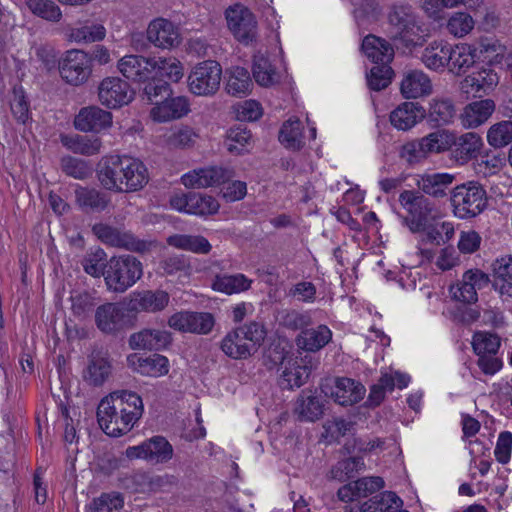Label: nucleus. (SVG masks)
Here are the masks:
<instances>
[{
	"label": "nucleus",
	"instance_id": "39448f33",
	"mask_svg": "<svg viewBox=\"0 0 512 512\" xmlns=\"http://www.w3.org/2000/svg\"><path fill=\"white\" fill-rule=\"evenodd\" d=\"M142 275V263L132 255L114 256L105 264L104 281L107 289L114 293H124Z\"/></svg>",
	"mask_w": 512,
	"mask_h": 512
},
{
	"label": "nucleus",
	"instance_id": "69168bd1",
	"mask_svg": "<svg viewBox=\"0 0 512 512\" xmlns=\"http://www.w3.org/2000/svg\"><path fill=\"white\" fill-rule=\"evenodd\" d=\"M472 347L480 355H495L500 347V338L489 332H476L473 335Z\"/></svg>",
	"mask_w": 512,
	"mask_h": 512
},
{
	"label": "nucleus",
	"instance_id": "338daca9",
	"mask_svg": "<svg viewBox=\"0 0 512 512\" xmlns=\"http://www.w3.org/2000/svg\"><path fill=\"white\" fill-rule=\"evenodd\" d=\"M474 25L475 21L471 15L465 12H455L448 19L446 28L451 35L462 38L473 30Z\"/></svg>",
	"mask_w": 512,
	"mask_h": 512
},
{
	"label": "nucleus",
	"instance_id": "58836bf2",
	"mask_svg": "<svg viewBox=\"0 0 512 512\" xmlns=\"http://www.w3.org/2000/svg\"><path fill=\"white\" fill-rule=\"evenodd\" d=\"M402 500L394 493L385 491L377 494L363 502L359 508L360 512H408L400 510Z\"/></svg>",
	"mask_w": 512,
	"mask_h": 512
},
{
	"label": "nucleus",
	"instance_id": "49530a36",
	"mask_svg": "<svg viewBox=\"0 0 512 512\" xmlns=\"http://www.w3.org/2000/svg\"><path fill=\"white\" fill-rule=\"evenodd\" d=\"M250 73L243 67H232L229 70V77L226 83L228 94L236 97L246 96L252 88Z\"/></svg>",
	"mask_w": 512,
	"mask_h": 512
},
{
	"label": "nucleus",
	"instance_id": "2eb2a0df",
	"mask_svg": "<svg viewBox=\"0 0 512 512\" xmlns=\"http://www.w3.org/2000/svg\"><path fill=\"white\" fill-rule=\"evenodd\" d=\"M232 177V172L226 168L210 166L194 169L181 177L182 184L191 189L208 188L225 183Z\"/></svg>",
	"mask_w": 512,
	"mask_h": 512
},
{
	"label": "nucleus",
	"instance_id": "5701e85b",
	"mask_svg": "<svg viewBox=\"0 0 512 512\" xmlns=\"http://www.w3.org/2000/svg\"><path fill=\"white\" fill-rule=\"evenodd\" d=\"M496 108L492 99H481L468 103L460 114V121L464 128L475 129L486 123Z\"/></svg>",
	"mask_w": 512,
	"mask_h": 512
},
{
	"label": "nucleus",
	"instance_id": "aec40b11",
	"mask_svg": "<svg viewBox=\"0 0 512 512\" xmlns=\"http://www.w3.org/2000/svg\"><path fill=\"white\" fill-rule=\"evenodd\" d=\"M498 82L499 77L495 71L483 68L467 75L460 82V89L463 93L482 97L489 94Z\"/></svg>",
	"mask_w": 512,
	"mask_h": 512
},
{
	"label": "nucleus",
	"instance_id": "4be33fe9",
	"mask_svg": "<svg viewBox=\"0 0 512 512\" xmlns=\"http://www.w3.org/2000/svg\"><path fill=\"white\" fill-rule=\"evenodd\" d=\"M126 162H129L128 156L111 155L102 159L97 174L101 185L106 190L116 191L119 180L124 177Z\"/></svg>",
	"mask_w": 512,
	"mask_h": 512
},
{
	"label": "nucleus",
	"instance_id": "052dcab7",
	"mask_svg": "<svg viewBox=\"0 0 512 512\" xmlns=\"http://www.w3.org/2000/svg\"><path fill=\"white\" fill-rule=\"evenodd\" d=\"M487 142L493 148H503L512 143V121L502 120L490 126Z\"/></svg>",
	"mask_w": 512,
	"mask_h": 512
},
{
	"label": "nucleus",
	"instance_id": "a211bd4d",
	"mask_svg": "<svg viewBox=\"0 0 512 512\" xmlns=\"http://www.w3.org/2000/svg\"><path fill=\"white\" fill-rule=\"evenodd\" d=\"M95 323L105 334H116L126 325L125 310L118 303H105L96 308Z\"/></svg>",
	"mask_w": 512,
	"mask_h": 512
},
{
	"label": "nucleus",
	"instance_id": "4d7b16f0",
	"mask_svg": "<svg viewBox=\"0 0 512 512\" xmlns=\"http://www.w3.org/2000/svg\"><path fill=\"white\" fill-rule=\"evenodd\" d=\"M279 140L289 149L300 150L304 145L301 122L298 119L287 120L280 130Z\"/></svg>",
	"mask_w": 512,
	"mask_h": 512
},
{
	"label": "nucleus",
	"instance_id": "5fc2aeb1",
	"mask_svg": "<svg viewBox=\"0 0 512 512\" xmlns=\"http://www.w3.org/2000/svg\"><path fill=\"white\" fill-rule=\"evenodd\" d=\"M60 167L67 176L78 180H85L93 173V166L89 161L70 155L61 158Z\"/></svg>",
	"mask_w": 512,
	"mask_h": 512
},
{
	"label": "nucleus",
	"instance_id": "79ce46f5",
	"mask_svg": "<svg viewBox=\"0 0 512 512\" xmlns=\"http://www.w3.org/2000/svg\"><path fill=\"white\" fill-rule=\"evenodd\" d=\"M294 413L300 421L314 422L323 415V403L318 397L302 392L296 401Z\"/></svg>",
	"mask_w": 512,
	"mask_h": 512
},
{
	"label": "nucleus",
	"instance_id": "de8ad7c7",
	"mask_svg": "<svg viewBox=\"0 0 512 512\" xmlns=\"http://www.w3.org/2000/svg\"><path fill=\"white\" fill-rule=\"evenodd\" d=\"M251 285V280L246 278L243 274L233 275H217L212 283V288L215 291L223 292L228 295L233 293H240L248 290Z\"/></svg>",
	"mask_w": 512,
	"mask_h": 512
},
{
	"label": "nucleus",
	"instance_id": "c9c22d12",
	"mask_svg": "<svg viewBox=\"0 0 512 512\" xmlns=\"http://www.w3.org/2000/svg\"><path fill=\"white\" fill-rule=\"evenodd\" d=\"M166 242L171 247L198 255H207L212 250L211 243L200 234H173Z\"/></svg>",
	"mask_w": 512,
	"mask_h": 512
},
{
	"label": "nucleus",
	"instance_id": "3c124183",
	"mask_svg": "<svg viewBox=\"0 0 512 512\" xmlns=\"http://www.w3.org/2000/svg\"><path fill=\"white\" fill-rule=\"evenodd\" d=\"M277 320L280 326L292 331H302L313 323L309 311H299L295 309H284L280 311Z\"/></svg>",
	"mask_w": 512,
	"mask_h": 512
},
{
	"label": "nucleus",
	"instance_id": "f257e3e1",
	"mask_svg": "<svg viewBox=\"0 0 512 512\" xmlns=\"http://www.w3.org/2000/svg\"><path fill=\"white\" fill-rule=\"evenodd\" d=\"M144 405L135 392L114 391L104 397L97 407V421L105 434L120 437L127 434L142 417Z\"/></svg>",
	"mask_w": 512,
	"mask_h": 512
},
{
	"label": "nucleus",
	"instance_id": "bf43d9fd",
	"mask_svg": "<svg viewBox=\"0 0 512 512\" xmlns=\"http://www.w3.org/2000/svg\"><path fill=\"white\" fill-rule=\"evenodd\" d=\"M30 12L46 21L59 22L62 18L60 7L53 0L25 1Z\"/></svg>",
	"mask_w": 512,
	"mask_h": 512
},
{
	"label": "nucleus",
	"instance_id": "412c9836",
	"mask_svg": "<svg viewBox=\"0 0 512 512\" xmlns=\"http://www.w3.org/2000/svg\"><path fill=\"white\" fill-rule=\"evenodd\" d=\"M112 124V114L97 106L82 108L75 117V128L82 132H100Z\"/></svg>",
	"mask_w": 512,
	"mask_h": 512
},
{
	"label": "nucleus",
	"instance_id": "0e129e2a",
	"mask_svg": "<svg viewBox=\"0 0 512 512\" xmlns=\"http://www.w3.org/2000/svg\"><path fill=\"white\" fill-rule=\"evenodd\" d=\"M155 78L166 77L172 82H178L184 75L181 63L175 58H154Z\"/></svg>",
	"mask_w": 512,
	"mask_h": 512
},
{
	"label": "nucleus",
	"instance_id": "13d9d810",
	"mask_svg": "<svg viewBox=\"0 0 512 512\" xmlns=\"http://www.w3.org/2000/svg\"><path fill=\"white\" fill-rule=\"evenodd\" d=\"M474 62V55L469 46H451V57H449V63L447 65L449 71L454 74L464 73Z\"/></svg>",
	"mask_w": 512,
	"mask_h": 512
},
{
	"label": "nucleus",
	"instance_id": "4c0bfd02",
	"mask_svg": "<svg viewBox=\"0 0 512 512\" xmlns=\"http://www.w3.org/2000/svg\"><path fill=\"white\" fill-rule=\"evenodd\" d=\"M451 57V45L440 40L433 41L422 52V63L431 70H443L449 63Z\"/></svg>",
	"mask_w": 512,
	"mask_h": 512
},
{
	"label": "nucleus",
	"instance_id": "864d4df0",
	"mask_svg": "<svg viewBox=\"0 0 512 512\" xmlns=\"http://www.w3.org/2000/svg\"><path fill=\"white\" fill-rule=\"evenodd\" d=\"M310 369L306 365L296 362L285 366L279 378V386L282 389H294L302 386L308 379Z\"/></svg>",
	"mask_w": 512,
	"mask_h": 512
},
{
	"label": "nucleus",
	"instance_id": "a19ab883",
	"mask_svg": "<svg viewBox=\"0 0 512 512\" xmlns=\"http://www.w3.org/2000/svg\"><path fill=\"white\" fill-rule=\"evenodd\" d=\"M61 143L71 152L85 156H92L100 153L102 146V142L98 137L82 135H62Z\"/></svg>",
	"mask_w": 512,
	"mask_h": 512
},
{
	"label": "nucleus",
	"instance_id": "2f4dec72",
	"mask_svg": "<svg viewBox=\"0 0 512 512\" xmlns=\"http://www.w3.org/2000/svg\"><path fill=\"white\" fill-rule=\"evenodd\" d=\"M365 387L351 378H337L331 396L342 406L353 405L361 401L365 395Z\"/></svg>",
	"mask_w": 512,
	"mask_h": 512
},
{
	"label": "nucleus",
	"instance_id": "ea45409f",
	"mask_svg": "<svg viewBox=\"0 0 512 512\" xmlns=\"http://www.w3.org/2000/svg\"><path fill=\"white\" fill-rule=\"evenodd\" d=\"M106 36V29L102 24L92 22H79L68 29V38L76 43H93L102 41Z\"/></svg>",
	"mask_w": 512,
	"mask_h": 512
},
{
	"label": "nucleus",
	"instance_id": "c03bdc74",
	"mask_svg": "<svg viewBox=\"0 0 512 512\" xmlns=\"http://www.w3.org/2000/svg\"><path fill=\"white\" fill-rule=\"evenodd\" d=\"M425 157L449 150L453 145V132L438 130L419 139Z\"/></svg>",
	"mask_w": 512,
	"mask_h": 512
},
{
	"label": "nucleus",
	"instance_id": "473e14b6",
	"mask_svg": "<svg viewBox=\"0 0 512 512\" xmlns=\"http://www.w3.org/2000/svg\"><path fill=\"white\" fill-rule=\"evenodd\" d=\"M112 365L110 360L101 354H92L83 370V380L90 386L101 387L110 378Z\"/></svg>",
	"mask_w": 512,
	"mask_h": 512
},
{
	"label": "nucleus",
	"instance_id": "09e8293b",
	"mask_svg": "<svg viewBox=\"0 0 512 512\" xmlns=\"http://www.w3.org/2000/svg\"><path fill=\"white\" fill-rule=\"evenodd\" d=\"M141 492L146 493H158V492H170L178 484V479L174 475L163 474V475H147L143 474L140 476Z\"/></svg>",
	"mask_w": 512,
	"mask_h": 512
},
{
	"label": "nucleus",
	"instance_id": "c756f323",
	"mask_svg": "<svg viewBox=\"0 0 512 512\" xmlns=\"http://www.w3.org/2000/svg\"><path fill=\"white\" fill-rule=\"evenodd\" d=\"M390 42L370 34L362 41V51L376 65H389L394 58V47Z\"/></svg>",
	"mask_w": 512,
	"mask_h": 512
},
{
	"label": "nucleus",
	"instance_id": "9b49d317",
	"mask_svg": "<svg viewBox=\"0 0 512 512\" xmlns=\"http://www.w3.org/2000/svg\"><path fill=\"white\" fill-rule=\"evenodd\" d=\"M174 449L163 436H153L137 446L126 449V456L130 459H144L154 464L167 463L173 457Z\"/></svg>",
	"mask_w": 512,
	"mask_h": 512
},
{
	"label": "nucleus",
	"instance_id": "b1692460",
	"mask_svg": "<svg viewBox=\"0 0 512 512\" xmlns=\"http://www.w3.org/2000/svg\"><path fill=\"white\" fill-rule=\"evenodd\" d=\"M190 105L188 99L183 96H170L159 102L150 110V117L153 121L163 123L179 119L188 114Z\"/></svg>",
	"mask_w": 512,
	"mask_h": 512
},
{
	"label": "nucleus",
	"instance_id": "6ab92c4d",
	"mask_svg": "<svg viewBox=\"0 0 512 512\" xmlns=\"http://www.w3.org/2000/svg\"><path fill=\"white\" fill-rule=\"evenodd\" d=\"M148 41L158 48H172L180 43V34L169 20L157 18L151 21L146 30Z\"/></svg>",
	"mask_w": 512,
	"mask_h": 512
},
{
	"label": "nucleus",
	"instance_id": "6e6552de",
	"mask_svg": "<svg viewBox=\"0 0 512 512\" xmlns=\"http://www.w3.org/2000/svg\"><path fill=\"white\" fill-rule=\"evenodd\" d=\"M92 68L91 56L78 49L67 51L59 63L61 78L72 86L85 84L92 74Z\"/></svg>",
	"mask_w": 512,
	"mask_h": 512
},
{
	"label": "nucleus",
	"instance_id": "f704fd0d",
	"mask_svg": "<svg viewBox=\"0 0 512 512\" xmlns=\"http://www.w3.org/2000/svg\"><path fill=\"white\" fill-rule=\"evenodd\" d=\"M332 339V332L326 325H318L316 328H305L296 337L298 348L316 352L325 347Z\"/></svg>",
	"mask_w": 512,
	"mask_h": 512
},
{
	"label": "nucleus",
	"instance_id": "603ef678",
	"mask_svg": "<svg viewBox=\"0 0 512 512\" xmlns=\"http://www.w3.org/2000/svg\"><path fill=\"white\" fill-rule=\"evenodd\" d=\"M72 314L79 320L90 317L98 301L94 294L87 291H74L70 296Z\"/></svg>",
	"mask_w": 512,
	"mask_h": 512
},
{
	"label": "nucleus",
	"instance_id": "9d476101",
	"mask_svg": "<svg viewBox=\"0 0 512 512\" xmlns=\"http://www.w3.org/2000/svg\"><path fill=\"white\" fill-rule=\"evenodd\" d=\"M92 230L101 242L112 247L143 253L152 246V242L140 240L129 231L120 230L107 224H95Z\"/></svg>",
	"mask_w": 512,
	"mask_h": 512
},
{
	"label": "nucleus",
	"instance_id": "dca6fc26",
	"mask_svg": "<svg viewBox=\"0 0 512 512\" xmlns=\"http://www.w3.org/2000/svg\"><path fill=\"white\" fill-rule=\"evenodd\" d=\"M455 180L456 176L450 173H426L418 177L416 191L438 202L450 196Z\"/></svg>",
	"mask_w": 512,
	"mask_h": 512
},
{
	"label": "nucleus",
	"instance_id": "4468645a",
	"mask_svg": "<svg viewBox=\"0 0 512 512\" xmlns=\"http://www.w3.org/2000/svg\"><path fill=\"white\" fill-rule=\"evenodd\" d=\"M490 282L489 276L480 269L467 270L462 279L450 287L453 298L466 304L477 302V291L488 286Z\"/></svg>",
	"mask_w": 512,
	"mask_h": 512
},
{
	"label": "nucleus",
	"instance_id": "cd10ccee",
	"mask_svg": "<svg viewBox=\"0 0 512 512\" xmlns=\"http://www.w3.org/2000/svg\"><path fill=\"white\" fill-rule=\"evenodd\" d=\"M400 91L406 99L428 96L432 92V83L428 75L421 70H410L405 73Z\"/></svg>",
	"mask_w": 512,
	"mask_h": 512
},
{
	"label": "nucleus",
	"instance_id": "f8f14e48",
	"mask_svg": "<svg viewBox=\"0 0 512 512\" xmlns=\"http://www.w3.org/2000/svg\"><path fill=\"white\" fill-rule=\"evenodd\" d=\"M98 98L102 105L117 109L129 104L134 98L130 85L119 77H106L98 86Z\"/></svg>",
	"mask_w": 512,
	"mask_h": 512
},
{
	"label": "nucleus",
	"instance_id": "7ed1b4c3",
	"mask_svg": "<svg viewBox=\"0 0 512 512\" xmlns=\"http://www.w3.org/2000/svg\"><path fill=\"white\" fill-rule=\"evenodd\" d=\"M398 200L406 212L401 216L402 224L411 233H421L429 223H435L442 216L439 203L416 190H403Z\"/></svg>",
	"mask_w": 512,
	"mask_h": 512
},
{
	"label": "nucleus",
	"instance_id": "a18cd8bd",
	"mask_svg": "<svg viewBox=\"0 0 512 512\" xmlns=\"http://www.w3.org/2000/svg\"><path fill=\"white\" fill-rule=\"evenodd\" d=\"M425 157L449 150L453 145V132L438 130L419 139Z\"/></svg>",
	"mask_w": 512,
	"mask_h": 512
},
{
	"label": "nucleus",
	"instance_id": "680f3d73",
	"mask_svg": "<svg viewBox=\"0 0 512 512\" xmlns=\"http://www.w3.org/2000/svg\"><path fill=\"white\" fill-rule=\"evenodd\" d=\"M219 207L220 205L214 197L202 193L190 192L188 214L199 216L212 215L218 212Z\"/></svg>",
	"mask_w": 512,
	"mask_h": 512
},
{
	"label": "nucleus",
	"instance_id": "f3484780",
	"mask_svg": "<svg viewBox=\"0 0 512 512\" xmlns=\"http://www.w3.org/2000/svg\"><path fill=\"white\" fill-rule=\"evenodd\" d=\"M117 68L125 78L134 82H146L155 78L154 58L126 55L118 61Z\"/></svg>",
	"mask_w": 512,
	"mask_h": 512
},
{
	"label": "nucleus",
	"instance_id": "393cba45",
	"mask_svg": "<svg viewBox=\"0 0 512 512\" xmlns=\"http://www.w3.org/2000/svg\"><path fill=\"white\" fill-rule=\"evenodd\" d=\"M125 164L124 177L119 180V186L115 192H134L142 189L148 183V171L146 166L138 159L128 157Z\"/></svg>",
	"mask_w": 512,
	"mask_h": 512
},
{
	"label": "nucleus",
	"instance_id": "8fccbe9b",
	"mask_svg": "<svg viewBox=\"0 0 512 512\" xmlns=\"http://www.w3.org/2000/svg\"><path fill=\"white\" fill-rule=\"evenodd\" d=\"M251 140V132L242 124H239L228 130L224 146L230 153L240 155L247 151V147L250 146Z\"/></svg>",
	"mask_w": 512,
	"mask_h": 512
},
{
	"label": "nucleus",
	"instance_id": "e2e57ef3",
	"mask_svg": "<svg viewBox=\"0 0 512 512\" xmlns=\"http://www.w3.org/2000/svg\"><path fill=\"white\" fill-rule=\"evenodd\" d=\"M171 95L170 85L163 79L150 78L143 88V99L156 106Z\"/></svg>",
	"mask_w": 512,
	"mask_h": 512
},
{
	"label": "nucleus",
	"instance_id": "423d86ee",
	"mask_svg": "<svg viewBox=\"0 0 512 512\" xmlns=\"http://www.w3.org/2000/svg\"><path fill=\"white\" fill-rule=\"evenodd\" d=\"M450 203L459 219H470L481 214L487 207L488 198L484 187L476 181H468L452 188Z\"/></svg>",
	"mask_w": 512,
	"mask_h": 512
},
{
	"label": "nucleus",
	"instance_id": "72a5a7b5",
	"mask_svg": "<svg viewBox=\"0 0 512 512\" xmlns=\"http://www.w3.org/2000/svg\"><path fill=\"white\" fill-rule=\"evenodd\" d=\"M75 201L85 213L102 212L110 204V197L95 188L77 186L75 189Z\"/></svg>",
	"mask_w": 512,
	"mask_h": 512
},
{
	"label": "nucleus",
	"instance_id": "37998d69",
	"mask_svg": "<svg viewBox=\"0 0 512 512\" xmlns=\"http://www.w3.org/2000/svg\"><path fill=\"white\" fill-rule=\"evenodd\" d=\"M456 115V108L449 98H434L428 110V119L435 126L450 124Z\"/></svg>",
	"mask_w": 512,
	"mask_h": 512
},
{
	"label": "nucleus",
	"instance_id": "20e7f679",
	"mask_svg": "<svg viewBox=\"0 0 512 512\" xmlns=\"http://www.w3.org/2000/svg\"><path fill=\"white\" fill-rule=\"evenodd\" d=\"M265 336L264 326L253 321L230 331L221 342V350L230 358L246 359L257 351Z\"/></svg>",
	"mask_w": 512,
	"mask_h": 512
},
{
	"label": "nucleus",
	"instance_id": "1a4fd4ad",
	"mask_svg": "<svg viewBox=\"0 0 512 512\" xmlns=\"http://www.w3.org/2000/svg\"><path fill=\"white\" fill-rule=\"evenodd\" d=\"M225 15L229 30L239 42L249 45L256 41L258 35L257 20L247 7L236 4L229 7Z\"/></svg>",
	"mask_w": 512,
	"mask_h": 512
},
{
	"label": "nucleus",
	"instance_id": "7c9ffc66",
	"mask_svg": "<svg viewBox=\"0 0 512 512\" xmlns=\"http://www.w3.org/2000/svg\"><path fill=\"white\" fill-rule=\"evenodd\" d=\"M484 143L481 136L475 132H466L460 136L453 133L454 155L457 161L467 163L476 159L483 148Z\"/></svg>",
	"mask_w": 512,
	"mask_h": 512
},
{
	"label": "nucleus",
	"instance_id": "f03ea898",
	"mask_svg": "<svg viewBox=\"0 0 512 512\" xmlns=\"http://www.w3.org/2000/svg\"><path fill=\"white\" fill-rule=\"evenodd\" d=\"M385 32L403 53H411L426 41L422 19L409 4H394L389 8Z\"/></svg>",
	"mask_w": 512,
	"mask_h": 512
},
{
	"label": "nucleus",
	"instance_id": "774afa93",
	"mask_svg": "<svg viewBox=\"0 0 512 512\" xmlns=\"http://www.w3.org/2000/svg\"><path fill=\"white\" fill-rule=\"evenodd\" d=\"M394 72L389 65H375L367 74V83L371 90L380 91L385 89L392 80Z\"/></svg>",
	"mask_w": 512,
	"mask_h": 512
},
{
	"label": "nucleus",
	"instance_id": "c85d7f7f",
	"mask_svg": "<svg viewBox=\"0 0 512 512\" xmlns=\"http://www.w3.org/2000/svg\"><path fill=\"white\" fill-rule=\"evenodd\" d=\"M425 116L424 108L414 102H404L390 114V122L398 130L407 131L420 122Z\"/></svg>",
	"mask_w": 512,
	"mask_h": 512
},
{
	"label": "nucleus",
	"instance_id": "6e6d98bb",
	"mask_svg": "<svg viewBox=\"0 0 512 512\" xmlns=\"http://www.w3.org/2000/svg\"><path fill=\"white\" fill-rule=\"evenodd\" d=\"M252 72L255 81L260 86L268 87L277 81L275 68L269 59L263 54H257L254 56Z\"/></svg>",
	"mask_w": 512,
	"mask_h": 512
},
{
	"label": "nucleus",
	"instance_id": "ddd939ff",
	"mask_svg": "<svg viewBox=\"0 0 512 512\" xmlns=\"http://www.w3.org/2000/svg\"><path fill=\"white\" fill-rule=\"evenodd\" d=\"M170 328L183 333L208 334L214 326L210 313L180 311L168 319Z\"/></svg>",
	"mask_w": 512,
	"mask_h": 512
},
{
	"label": "nucleus",
	"instance_id": "bb28decb",
	"mask_svg": "<svg viewBox=\"0 0 512 512\" xmlns=\"http://www.w3.org/2000/svg\"><path fill=\"white\" fill-rule=\"evenodd\" d=\"M172 341L171 333L166 330L143 329L133 333L129 338L132 349L161 350Z\"/></svg>",
	"mask_w": 512,
	"mask_h": 512
},
{
	"label": "nucleus",
	"instance_id": "a878e982",
	"mask_svg": "<svg viewBox=\"0 0 512 512\" xmlns=\"http://www.w3.org/2000/svg\"><path fill=\"white\" fill-rule=\"evenodd\" d=\"M170 301L169 294L164 290H144L134 293L130 307L138 312L156 313L164 310Z\"/></svg>",
	"mask_w": 512,
	"mask_h": 512
},
{
	"label": "nucleus",
	"instance_id": "e433bc0d",
	"mask_svg": "<svg viewBox=\"0 0 512 512\" xmlns=\"http://www.w3.org/2000/svg\"><path fill=\"white\" fill-rule=\"evenodd\" d=\"M127 361L130 367L142 375L157 377L168 373V360L160 354L146 358L130 355Z\"/></svg>",
	"mask_w": 512,
	"mask_h": 512
},
{
	"label": "nucleus",
	"instance_id": "0eeeda50",
	"mask_svg": "<svg viewBox=\"0 0 512 512\" xmlns=\"http://www.w3.org/2000/svg\"><path fill=\"white\" fill-rule=\"evenodd\" d=\"M221 76L222 68L218 62L213 60L200 62L188 76L189 90L197 96H212L220 87Z\"/></svg>",
	"mask_w": 512,
	"mask_h": 512
}]
</instances>
